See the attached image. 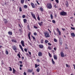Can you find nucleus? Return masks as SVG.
<instances>
[{"mask_svg":"<svg viewBox=\"0 0 75 75\" xmlns=\"http://www.w3.org/2000/svg\"><path fill=\"white\" fill-rule=\"evenodd\" d=\"M45 36L46 37V38H48V37H50V35H49L48 33L47 32H45L44 33Z\"/></svg>","mask_w":75,"mask_h":75,"instance_id":"1","label":"nucleus"},{"mask_svg":"<svg viewBox=\"0 0 75 75\" xmlns=\"http://www.w3.org/2000/svg\"><path fill=\"white\" fill-rule=\"evenodd\" d=\"M47 8L49 9H51L52 8V5L51 4H48L47 5Z\"/></svg>","mask_w":75,"mask_h":75,"instance_id":"2","label":"nucleus"},{"mask_svg":"<svg viewBox=\"0 0 75 75\" xmlns=\"http://www.w3.org/2000/svg\"><path fill=\"white\" fill-rule=\"evenodd\" d=\"M67 14V12L64 11L60 13L61 16H64L66 15Z\"/></svg>","mask_w":75,"mask_h":75,"instance_id":"3","label":"nucleus"},{"mask_svg":"<svg viewBox=\"0 0 75 75\" xmlns=\"http://www.w3.org/2000/svg\"><path fill=\"white\" fill-rule=\"evenodd\" d=\"M30 13L33 18H34L35 20H37V19H36V17H35V15L34 14H33V12H31Z\"/></svg>","mask_w":75,"mask_h":75,"instance_id":"4","label":"nucleus"},{"mask_svg":"<svg viewBox=\"0 0 75 75\" xmlns=\"http://www.w3.org/2000/svg\"><path fill=\"white\" fill-rule=\"evenodd\" d=\"M31 5V6L32 8H35V5H34V4L33 3H30Z\"/></svg>","mask_w":75,"mask_h":75,"instance_id":"5","label":"nucleus"},{"mask_svg":"<svg viewBox=\"0 0 75 75\" xmlns=\"http://www.w3.org/2000/svg\"><path fill=\"white\" fill-rule=\"evenodd\" d=\"M13 50H14L15 51H16L17 50V47L15 46H13Z\"/></svg>","mask_w":75,"mask_h":75,"instance_id":"6","label":"nucleus"},{"mask_svg":"<svg viewBox=\"0 0 75 75\" xmlns=\"http://www.w3.org/2000/svg\"><path fill=\"white\" fill-rule=\"evenodd\" d=\"M24 41L22 40L21 42V44L23 47H25V45H24Z\"/></svg>","mask_w":75,"mask_h":75,"instance_id":"7","label":"nucleus"},{"mask_svg":"<svg viewBox=\"0 0 75 75\" xmlns=\"http://www.w3.org/2000/svg\"><path fill=\"white\" fill-rule=\"evenodd\" d=\"M19 46L20 48H21L22 51L23 52H24V50H23V47H22V46H21V45H19Z\"/></svg>","mask_w":75,"mask_h":75,"instance_id":"8","label":"nucleus"},{"mask_svg":"<svg viewBox=\"0 0 75 75\" xmlns=\"http://www.w3.org/2000/svg\"><path fill=\"white\" fill-rule=\"evenodd\" d=\"M60 54L62 57H64V54L63 52H62L60 53Z\"/></svg>","mask_w":75,"mask_h":75,"instance_id":"9","label":"nucleus"},{"mask_svg":"<svg viewBox=\"0 0 75 75\" xmlns=\"http://www.w3.org/2000/svg\"><path fill=\"white\" fill-rule=\"evenodd\" d=\"M65 5L67 7H68V6L69 5V4H68V2L67 1L65 3Z\"/></svg>","mask_w":75,"mask_h":75,"instance_id":"10","label":"nucleus"},{"mask_svg":"<svg viewBox=\"0 0 75 75\" xmlns=\"http://www.w3.org/2000/svg\"><path fill=\"white\" fill-rule=\"evenodd\" d=\"M30 35H31V33L29 32L28 33V35L29 40H31V38H30Z\"/></svg>","mask_w":75,"mask_h":75,"instance_id":"11","label":"nucleus"},{"mask_svg":"<svg viewBox=\"0 0 75 75\" xmlns=\"http://www.w3.org/2000/svg\"><path fill=\"white\" fill-rule=\"evenodd\" d=\"M38 56H39V57H41L42 55V53H41V52H40L38 53Z\"/></svg>","mask_w":75,"mask_h":75,"instance_id":"12","label":"nucleus"},{"mask_svg":"<svg viewBox=\"0 0 75 75\" xmlns=\"http://www.w3.org/2000/svg\"><path fill=\"white\" fill-rule=\"evenodd\" d=\"M59 41L60 42V45H62V41H61V39L59 38Z\"/></svg>","mask_w":75,"mask_h":75,"instance_id":"13","label":"nucleus"},{"mask_svg":"<svg viewBox=\"0 0 75 75\" xmlns=\"http://www.w3.org/2000/svg\"><path fill=\"white\" fill-rule=\"evenodd\" d=\"M44 47V46L42 45H39V47L40 48H42Z\"/></svg>","mask_w":75,"mask_h":75,"instance_id":"14","label":"nucleus"},{"mask_svg":"<svg viewBox=\"0 0 75 75\" xmlns=\"http://www.w3.org/2000/svg\"><path fill=\"white\" fill-rule=\"evenodd\" d=\"M71 35L72 36V37H75V34H74V33H71Z\"/></svg>","mask_w":75,"mask_h":75,"instance_id":"15","label":"nucleus"},{"mask_svg":"<svg viewBox=\"0 0 75 75\" xmlns=\"http://www.w3.org/2000/svg\"><path fill=\"white\" fill-rule=\"evenodd\" d=\"M54 59H55L56 60V59H57V55H54Z\"/></svg>","mask_w":75,"mask_h":75,"instance_id":"16","label":"nucleus"},{"mask_svg":"<svg viewBox=\"0 0 75 75\" xmlns=\"http://www.w3.org/2000/svg\"><path fill=\"white\" fill-rule=\"evenodd\" d=\"M28 72H33V70H31L29 69H28Z\"/></svg>","mask_w":75,"mask_h":75,"instance_id":"17","label":"nucleus"},{"mask_svg":"<svg viewBox=\"0 0 75 75\" xmlns=\"http://www.w3.org/2000/svg\"><path fill=\"white\" fill-rule=\"evenodd\" d=\"M27 21V20L26 19H23V22L24 23H26Z\"/></svg>","mask_w":75,"mask_h":75,"instance_id":"18","label":"nucleus"},{"mask_svg":"<svg viewBox=\"0 0 75 75\" xmlns=\"http://www.w3.org/2000/svg\"><path fill=\"white\" fill-rule=\"evenodd\" d=\"M37 19H38L39 21H40V16H39V15H38V16H37Z\"/></svg>","mask_w":75,"mask_h":75,"instance_id":"19","label":"nucleus"},{"mask_svg":"<svg viewBox=\"0 0 75 75\" xmlns=\"http://www.w3.org/2000/svg\"><path fill=\"white\" fill-rule=\"evenodd\" d=\"M4 21L5 23H8V21L6 19H4Z\"/></svg>","mask_w":75,"mask_h":75,"instance_id":"20","label":"nucleus"},{"mask_svg":"<svg viewBox=\"0 0 75 75\" xmlns=\"http://www.w3.org/2000/svg\"><path fill=\"white\" fill-rule=\"evenodd\" d=\"M8 33L9 35H12V33L11 32L9 31L8 32Z\"/></svg>","mask_w":75,"mask_h":75,"instance_id":"21","label":"nucleus"},{"mask_svg":"<svg viewBox=\"0 0 75 75\" xmlns=\"http://www.w3.org/2000/svg\"><path fill=\"white\" fill-rule=\"evenodd\" d=\"M40 11H42H42H44V9H43V8H42V7H40Z\"/></svg>","mask_w":75,"mask_h":75,"instance_id":"22","label":"nucleus"},{"mask_svg":"<svg viewBox=\"0 0 75 75\" xmlns=\"http://www.w3.org/2000/svg\"><path fill=\"white\" fill-rule=\"evenodd\" d=\"M40 67H38V69H37V71L38 72H40Z\"/></svg>","mask_w":75,"mask_h":75,"instance_id":"23","label":"nucleus"},{"mask_svg":"<svg viewBox=\"0 0 75 75\" xmlns=\"http://www.w3.org/2000/svg\"><path fill=\"white\" fill-rule=\"evenodd\" d=\"M52 63L54 64H55V62L54 61V60H53V59H52Z\"/></svg>","mask_w":75,"mask_h":75,"instance_id":"24","label":"nucleus"},{"mask_svg":"<svg viewBox=\"0 0 75 75\" xmlns=\"http://www.w3.org/2000/svg\"><path fill=\"white\" fill-rule=\"evenodd\" d=\"M24 2V0H21V3L22 4H23Z\"/></svg>","mask_w":75,"mask_h":75,"instance_id":"25","label":"nucleus"},{"mask_svg":"<svg viewBox=\"0 0 75 75\" xmlns=\"http://www.w3.org/2000/svg\"><path fill=\"white\" fill-rule=\"evenodd\" d=\"M50 18L52 20V19H53V16H52V14H51L50 15Z\"/></svg>","mask_w":75,"mask_h":75,"instance_id":"26","label":"nucleus"},{"mask_svg":"<svg viewBox=\"0 0 75 75\" xmlns=\"http://www.w3.org/2000/svg\"><path fill=\"white\" fill-rule=\"evenodd\" d=\"M11 41L12 42H17V41H16V40H14L13 39H12L11 40Z\"/></svg>","mask_w":75,"mask_h":75,"instance_id":"27","label":"nucleus"},{"mask_svg":"<svg viewBox=\"0 0 75 75\" xmlns=\"http://www.w3.org/2000/svg\"><path fill=\"white\" fill-rule=\"evenodd\" d=\"M19 11H21V12L22 11V8H21V7H20L19 8Z\"/></svg>","mask_w":75,"mask_h":75,"instance_id":"28","label":"nucleus"},{"mask_svg":"<svg viewBox=\"0 0 75 75\" xmlns=\"http://www.w3.org/2000/svg\"><path fill=\"white\" fill-rule=\"evenodd\" d=\"M16 70H15V69H14V68H13V74H15V72H16Z\"/></svg>","mask_w":75,"mask_h":75,"instance_id":"29","label":"nucleus"},{"mask_svg":"<svg viewBox=\"0 0 75 75\" xmlns=\"http://www.w3.org/2000/svg\"><path fill=\"white\" fill-rule=\"evenodd\" d=\"M27 6L26 5H25L23 6V7H24V8H27Z\"/></svg>","mask_w":75,"mask_h":75,"instance_id":"30","label":"nucleus"},{"mask_svg":"<svg viewBox=\"0 0 75 75\" xmlns=\"http://www.w3.org/2000/svg\"><path fill=\"white\" fill-rule=\"evenodd\" d=\"M45 44H47V43H48V42L49 41H48L47 40H45Z\"/></svg>","mask_w":75,"mask_h":75,"instance_id":"31","label":"nucleus"},{"mask_svg":"<svg viewBox=\"0 0 75 75\" xmlns=\"http://www.w3.org/2000/svg\"><path fill=\"white\" fill-rule=\"evenodd\" d=\"M56 2L58 4L59 3V0H55Z\"/></svg>","mask_w":75,"mask_h":75,"instance_id":"32","label":"nucleus"},{"mask_svg":"<svg viewBox=\"0 0 75 75\" xmlns=\"http://www.w3.org/2000/svg\"><path fill=\"white\" fill-rule=\"evenodd\" d=\"M66 66L67 67H68V68H69L70 67V66L68 64H66Z\"/></svg>","mask_w":75,"mask_h":75,"instance_id":"33","label":"nucleus"},{"mask_svg":"<svg viewBox=\"0 0 75 75\" xmlns=\"http://www.w3.org/2000/svg\"><path fill=\"white\" fill-rule=\"evenodd\" d=\"M5 53L6 54V55H8V51H6Z\"/></svg>","mask_w":75,"mask_h":75,"instance_id":"34","label":"nucleus"},{"mask_svg":"<svg viewBox=\"0 0 75 75\" xmlns=\"http://www.w3.org/2000/svg\"><path fill=\"white\" fill-rule=\"evenodd\" d=\"M52 22L53 23H54V24H55V21L54 20H53L52 21Z\"/></svg>","mask_w":75,"mask_h":75,"instance_id":"35","label":"nucleus"},{"mask_svg":"<svg viewBox=\"0 0 75 75\" xmlns=\"http://www.w3.org/2000/svg\"><path fill=\"white\" fill-rule=\"evenodd\" d=\"M25 18V15H23L22 16V18Z\"/></svg>","mask_w":75,"mask_h":75,"instance_id":"36","label":"nucleus"},{"mask_svg":"<svg viewBox=\"0 0 75 75\" xmlns=\"http://www.w3.org/2000/svg\"><path fill=\"white\" fill-rule=\"evenodd\" d=\"M9 68H10L9 71H12V69L10 67H9Z\"/></svg>","mask_w":75,"mask_h":75,"instance_id":"37","label":"nucleus"},{"mask_svg":"<svg viewBox=\"0 0 75 75\" xmlns=\"http://www.w3.org/2000/svg\"><path fill=\"white\" fill-rule=\"evenodd\" d=\"M35 68H36L37 67H38V65L37 64H35Z\"/></svg>","mask_w":75,"mask_h":75,"instance_id":"38","label":"nucleus"},{"mask_svg":"<svg viewBox=\"0 0 75 75\" xmlns=\"http://www.w3.org/2000/svg\"><path fill=\"white\" fill-rule=\"evenodd\" d=\"M58 32L59 33V35H61V32L60 31H59V32Z\"/></svg>","mask_w":75,"mask_h":75,"instance_id":"39","label":"nucleus"},{"mask_svg":"<svg viewBox=\"0 0 75 75\" xmlns=\"http://www.w3.org/2000/svg\"><path fill=\"white\" fill-rule=\"evenodd\" d=\"M41 43H43V42H44V41L42 39L41 40Z\"/></svg>","mask_w":75,"mask_h":75,"instance_id":"40","label":"nucleus"},{"mask_svg":"<svg viewBox=\"0 0 75 75\" xmlns=\"http://www.w3.org/2000/svg\"><path fill=\"white\" fill-rule=\"evenodd\" d=\"M71 30H75V28H72V27H71Z\"/></svg>","mask_w":75,"mask_h":75,"instance_id":"41","label":"nucleus"},{"mask_svg":"<svg viewBox=\"0 0 75 75\" xmlns=\"http://www.w3.org/2000/svg\"><path fill=\"white\" fill-rule=\"evenodd\" d=\"M49 55L50 57H51V54L50 52H49Z\"/></svg>","mask_w":75,"mask_h":75,"instance_id":"42","label":"nucleus"},{"mask_svg":"<svg viewBox=\"0 0 75 75\" xmlns=\"http://www.w3.org/2000/svg\"><path fill=\"white\" fill-rule=\"evenodd\" d=\"M24 51L25 52H27V49H26V48H25L24 49Z\"/></svg>","mask_w":75,"mask_h":75,"instance_id":"43","label":"nucleus"},{"mask_svg":"<svg viewBox=\"0 0 75 75\" xmlns=\"http://www.w3.org/2000/svg\"><path fill=\"white\" fill-rule=\"evenodd\" d=\"M18 57L19 58H21V57H20V54H18Z\"/></svg>","mask_w":75,"mask_h":75,"instance_id":"44","label":"nucleus"},{"mask_svg":"<svg viewBox=\"0 0 75 75\" xmlns=\"http://www.w3.org/2000/svg\"><path fill=\"white\" fill-rule=\"evenodd\" d=\"M54 7L55 8H57V6L56 5V4H55L54 6Z\"/></svg>","mask_w":75,"mask_h":75,"instance_id":"45","label":"nucleus"},{"mask_svg":"<svg viewBox=\"0 0 75 75\" xmlns=\"http://www.w3.org/2000/svg\"><path fill=\"white\" fill-rule=\"evenodd\" d=\"M34 35H37V34L36 33H34Z\"/></svg>","mask_w":75,"mask_h":75,"instance_id":"46","label":"nucleus"},{"mask_svg":"<svg viewBox=\"0 0 75 75\" xmlns=\"http://www.w3.org/2000/svg\"><path fill=\"white\" fill-rule=\"evenodd\" d=\"M34 27L35 28H36L37 29L38 28H37V27H36V26H34Z\"/></svg>","mask_w":75,"mask_h":75,"instance_id":"47","label":"nucleus"},{"mask_svg":"<svg viewBox=\"0 0 75 75\" xmlns=\"http://www.w3.org/2000/svg\"><path fill=\"white\" fill-rule=\"evenodd\" d=\"M57 32H58L60 31L59 30V29H58V28H57Z\"/></svg>","mask_w":75,"mask_h":75,"instance_id":"48","label":"nucleus"},{"mask_svg":"<svg viewBox=\"0 0 75 75\" xmlns=\"http://www.w3.org/2000/svg\"><path fill=\"white\" fill-rule=\"evenodd\" d=\"M48 44L49 45H51V44L49 42L48 43Z\"/></svg>","mask_w":75,"mask_h":75,"instance_id":"49","label":"nucleus"},{"mask_svg":"<svg viewBox=\"0 0 75 75\" xmlns=\"http://www.w3.org/2000/svg\"><path fill=\"white\" fill-rule=\"evenodd\" d=\"M54 42H57V40L55 39H54Z\"/></svg>","mask_w":75,"mask_h":75,"instance_id":"50","label":"nucleus"},{"mask_svg":"<svg viewBox=\"0 0 75 75\" xmlns=\"http://www.w3.org/2000/svg\"><path fill=\"white\" fill-rule=\"evenodd\" d=\"M23 75H27V74L25 72H24Z\"/></svg>","mask_w":75,"mask_h":75,"instance_id":"51","label":"nucleus"},{"mask_svg":"<svg viewBox=\"0 0 75 75\" xmlns=\"http://www.w3.org/2000/svg\"><path fill=\"white\" fill-rule=\"evenodd\" d=\"M48 49H49V50H52L51 48L50 47H48Z\"/></svg>","mask_w":75,"mask_h":75,"instance_id":"52","label":"nucleus"},{"mask_svg":"<svg viewBox=\"0 0 75 75\" xmlns=\"http://www.w3.org/2000/svg\"><path fill=\"white\" fill-rule=\"evenodd\" d=\"M28 53L30 55H31V52H29Z\"/></svg>","mask_w":75,"mask_h":75,"instance_id":"53","label":"nucleus"},{"mask_svg":"<svg viewBox=\"0 0 75 75\" xmlns=\"http://www.w3.org/2000/svg\"><path fill=\"white\" fill-rule=\"evenodd\" d=\"M37 61L38 62H40V61L38 59H37Z\"/></svg>","mask_w":75,"mask_h":75,"instance_id":"54","label":"nucleus"},{"mask_svg":"<svg viewBox=\"0 0 75 75\" xmlns=\"http://www.w3.org/2000/svg\"><path fill=\"white\" fill-rule=\"evenodd\" d=\"M28 43L30 45H31L32 44L31 43H30L29 41H28Z\"/></svg>","mask_w":75,"mask_h":75,"instance_id":"55","label":"nucleus"},{"mask_svg":"<svg viewBox=\"0 0 75 75\" xmlns=\"http://www.w3.org/2000/svg\"><path fill=\"white\" fill-rule=\"evenodd\" d=\"M54 50H55V51H56V50H57V48H56L55 47L54 48Z\"/></svg>","mask_w":75,"mask_h":75,"instance_id":"56","label":"nucleus"},{"mask_svg":"<svg viewBox=\"0 0 75 75\" xmlns=\"http://www.w3.org/2000/svg\"><path fill=\"white\" fill-rule=\"evenodd\" d=\"M48 30L50 32V33H51V31H50V29H48Z\"/></svg>","mask_w":75,"mask_h":75,"instance_id":"57","label":"nucleus"},{"mask_svg":"<svg viewBox=\"0 0 75 75\" xmlns=\"http://www.w3.org/2000/svg\"><path fill=\"white\" fill-rule=\"evenodd\" d=\"M20 64H23V62H22V61H20L19 62Z\"/></svg>","mask_w":75,"mask_h":75,"instance_id":"58","label":"nucleus"},{"mask_svg":"<svg viewBox=\"0 0 75 75\" xmlns=\"http://www.w3.org/2000/svg\"><path fill=\"white\" fill-rule=\"evenodd\" d=\"M33 39H34V40H35V38L33 36Z\"/></svg>","mask_w":75,"mask_h":75,"instance_id":"59","label":"nucleus"},{"mask_svg":"<svg viewBox=\"0 0 75 75\" xmlns=\"http://www.w3.org/2000/svg\"><path fill=\"white\" fill-rule=\"evenodd\" d=\"M68 47H65V49H66V50H67V49H68Z\"/></svg>","mask_w":75,"mask_h":75,"instance_id":"60","label":"nucleus"},{"mask_svg":"<svg viewBox=\"0 0 75 75\" xmlns=\"http://www.w3.org/2000/svg\"><path fill=\"white\" fill-rule=\"evenodd\" d=\"M36 2H37V3H38L39 5H40V4L39 3H38V1H37Z\"/></svg>","mask_w":75,"mask_h":75,"instance_id":"61","label":"nucleus"},{"mask_svg":"<svg viewBox=\"0 0 75 75\" xmlns=\"http://www.w3.org/2000/svg\"><path fill=\"white\" fill-rule=\"evenodd\" d=\"M38 24L40 25L41 26L42 25V24H41V23H38Z\"/></svg>","mask_w":75,"mask_h":75,"instance_id":"62","label":"nucleus"},{"mask_svg":"<svg viewBox=\"0 0 75 75\" xmlns=\"http://www.w3.org/2000/svg\"><path fill=\"white\" fill-rule=\"evenodd\" d=\"M20 67H23V65L22 64H20Z\"/></svg>","mask_w":75,"mask_h":75,"instance_id":"63","label":"nucleus"},{"mask_svg":"<svg viewBox=\"0 0 75 75\" xmlns=\"http://www.w3.org/2000/svg\"><path fill=\"white\" fill-rule=\"evenodd\" d=\"M73 66L74 67V69H75V65L73 64Z\"/></svg>","mask_w":75,"mask_h":75,"instance_id":"64","label":"nucleus"}]
</instances>
